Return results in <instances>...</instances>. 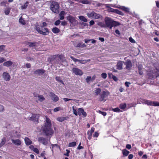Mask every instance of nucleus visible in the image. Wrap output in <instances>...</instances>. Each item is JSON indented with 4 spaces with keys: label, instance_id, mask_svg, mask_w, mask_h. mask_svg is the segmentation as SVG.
I'll list each match as a JSON object with an SVG mask.
<instances>
[{
    "label": "nucleus",
    "instance_id": "nucleus-1",
    "mask_svg": "<svg viewBox=\"0 0 159 159\" xmlns=\"http://www.w3.org/2000/svg\"><path fill=\"white\" fill-rule=\"evenodd\" d=\"M51 123L50 119L48 117H46V122L42 128L43 132L47 136L52 135L53 133L51 128Z\"/></svg>",
    "mask_w": 159,
    "mask_h": 159
},
{
    "label": "nucleus",
    "instance_id": "nucleus-2",
    "mask_svg": "<svg viewBox=\"0 0 159 159\" xmlns=\"http://www.w3.org/2000/svg\"><path fill=\"white\" fill-rule=\"evenodd\" d=\"M47 24L46 22L43 23V25L39 26V25H36L35 29L36 31L39 34L43 35H48L50 33V31L48 28H43L44 27L46 26Z\"/></svg>",
    "mask_w": 159,
    "mask_h": 159
},
{
    "label": "nucleus",
    "instance_id": "nucleus-3",
    "mask_svg": "<svg viewBox=\"0 0 159 159\" xmlns=\"http://www.w3.org/2000/svg\"><path fill=\"white\" fill-rule=\"evenodd\" d=\"M105 23L107 27L111 29L114 26H116L120 25V23L113 20L111 18L106 17L105 19Z\"/></svg>",
    "mask_w": 159,
    "mask_h": 159
},
{
    "label": "nucleus",
    "instance_id": "nucleus-4",
    "mask_svg": "<svg viewBox=\"0 0 159 159\" xmlns=\"http://www.w3.org/2000/svg\"><path fill=\"white\" fill-rule=\"evenodd\" d=\"M58 55L51 56L48 59V61L52 65H56V64H60L61 63L58 58Z\"/></svg>",
    "mask_w": 159,
    "mask_h": 159
},
{
    "label": "nucleus",
    "instance_id": "nucleus-5",
    "mask_svg": "<svg viewBox=\"0 0 159 159\" xmlns=\"http://www.w3.org/2000/svg\"><path fill=\"white\" fill-rule=\"evenodd\" d=\"M59 5L58 2L52 1L51 2L50 6L51 10L56 13H58L59 12Z\"/></svg>",
    "mask_w": 159,
    "mask_h": 159
},
{
    "label": "nucleus",
    "instance_id": "nucleus-6",
    "mask_svg": "<svg viewBox=\"0 0 159 159\" xmlns=\"http://www.w3.org/2000/svg\"><path fill=\"white\" fill-rule=\"evenodd\" d=\"M150 70V79H155L159 76V70Z\"/></svg>",
    "mask_w": 159,
    "mask_h": 159
},
{
    "label": "nucleus",
    "instance_id": "nucleus-7",
    "mask_svg": "<svg viewBox=\"0 0 159 159\" xmlns=\"http://www.w3.org/2000/svg\"><path fill=\"white\" fill-rule=\"evenodd\" d=\"M109 93L108 91H103L101 93L100 96L98 98L99 101L102 102L104 100L105 98L109 95Z\"/></svg>",
    "mask_w": 159,
    "mask_h": 159
},
{
    "label": "nucleus",
    "instance_id": "nucleus-8",
    "mask_svg": "<svg viewBox=\"0 0 159 159\" xmlns=\"http://www.w3.org/2000/svg\"><path fill=\"white\" fill-rule=\"evenodd\" d=\"M108 7L109 8L108 9V11L109 12H114L115 13L118 14L119 15L123 16L124 15V13L120 11L118 9H115L109 7Z\"/></svg>",
    "mask_w": 159,
    "mask_h": 159
},
{
    "label": "nucleus",
    "instance_id": "nucleus-9",
    "mask_svg": "<svg viewBox=\"0 0 159 159\" xmlns=\"http://www.w3.org/2000/svg\"><path fill=\"white\" fill-rule=\"evenodd\" d=\"M39 116L38 115H32L31 117H28V119L29 120H32L34 122H36V123L38 122V119Z\"/></svg>",
    "mask_w": 159,
    "mask_h": 159
},
{
    "label": "nucleus",
    "instance_id": "nucleus-10",
    "mask_svg": "<svg viewBox=\"0 0 159 159\" xmlns=\"http://www.w3.org/2000/svg\"><path fill=\"white\" fill-rule=\"evenodd\" d=\"M38 141L44 145H46L48 143V139L43 137L38 138Z\"/></svg>",
    "mask_w": 159,
    "mask_h": 159
},
{
    "label": "nucleus",
    "instance_id": "nucleus-11",
    "mask_svg": "<svg viewBox=\"0 0 159 159\" xmlns=\"http://www.w3.org/2000/svg\"><path fill=\"white\" fill-rule=\"evenodd\" d=\"M124 63L126 66L125 68L126 69H130L132 66V62L130 60L127 59L125 62H124Z\"/></svg>",
    "mask_w": 159,
    "mask_h": 159
},
{
    "label": "nucleus",
    "instance_id": "nucleus-12",
    "mask_svg": "<svg viewBox=\"0 0 159 159\" xmlns=\"http://www.w3.org/2000/svg\"><path fill=\"white\" fill-rule=\"evenodd\" d=\"M11 141L13 144L16 146H20L21 144L20 140L18 139H12Z\"/></svg>",
    "mask_w": 159,
    "mask_h": 159
},
{
    "label": "nucleus",
    "instance_id": "nucleus-13",
    "mask_svg": "<svg viewBox=\"0 0 159 159\" xmlns=\"http://www.w3.org/2000/svg\"><path fill=\"white\" fill-rule=\"evenodd\" d=\"M3 77L4 80L6 81H8L10 80L11 77L9 74L7 72H4L3 74Z\"/></svg>",
    "mask_w": 159,
    "mask_h": 159
},
{
    "label": "nucleus",
    "instance_id": "nucleus-14",
    "mask_svg": "<svg viewBox=\"0 0 159 159\" xmlns=\"http://www.w3.org/2000/svg\"><path fill=\"white\" fill-rule=\"evenodd\" d=\"M124 62L121 61H119L116 65L117 69L118 70H122L123 69L122 66Z\"/></svg>",
    "mask_w": 159,
    "mask_h": 159
},
{
    "label": "nucleus",
    "instance_id": "nucleus-15",
    "mask_svg": "<svg viewBox=\"0 0 159 159\" xmlns=\"http://www.w3.org/2000/svg\"><path fill=\"white\" fill-rule=\"evenodd\" d=\"M25 144L27 146L31 145L32 143V142L28 137L25 138Z\"/></svg>",
    "mask_w": 159,
    "mask_h": 159
},
{
    "label": "nucleus",
    "instance_id": "nucleus-16",
    "mask_svg": "<svg viewBox=\"0 0 159 159\" xmlns=\"http://www.w3.org/2000/svg\"><path fill=\"white\" fill-rule=\"evenodd\" d=\"M67 19L71 23H73L75 20L74 18L71 16H67Z\"/></svg>",
    "mask_w": 159,
    "mask_h": 159
},
{
    "label": "nucleus",
    "instance_id": "nucleus-17",
    "mask_svg": "<svg viewBox=\"0 0 159 159\" xmlns=\"http://www.w3.org/2000/svg\"><path fill=\"white\" fill-rule=\"evenodd\" d=\"M13 64V62L10 61H7L3 63V65L7 67H9Z\"/></svg>",
    "mask_w": 159,
    "mask_h": 159
},
{
    "label": "nucleus",
    "instance_id": "nucleus-18",
    "mask_svg": "<svg viewBox=\"0 0 159 159\" xmlns=\"http://www.w3.org/2000/svg\"><path fill=\"white\" fill-rule=\"evenodd\" d=\"M73 73L76 75H81L83 74V72L81 70H73Z\"/></svg>",
    "mask_w": 159,
    "mask_h": 159
},
{
    "label": "nucleus",
    "instance_id": "nucleus-19",
    "mask_svg": "<svg viewBox=\"0 0 159 159\" xmlns=\"http://www.w3.org/2000/svg\"><path fill=\"white\" fill-rule=\"evenodd\" d=\"M52 31L54 34H57L60 32V30L57 27H55L52 29Z\"/></svg>",
    "mask_w": 159,
    "mask_h": 159
},
{
    "label": "nucleus",
    "instance_id": "nucleus-20",
    "mask_svg": "<svg viewBox=\"0 0 159 159\" xmlns=\"http://www.w3.org/2000/svg\"><path fill=\"white\" fill-rule=\"evenodd\" d=\"M150 105L159 106V102L157 101H150Z\"/></svg>",
    "mask_w": 159,
    "mask_h": 159
},
{
    "label": "nucleus",
    "instance_id": "nucleus-21",
    "mask_svg": "<svg viewBox=\"0 0 159 159\" xmlns=\"http://www.w3.org/2000/svg\"><path fill=\"white\" fill-rule=\"evenodd\" d=\"M65 12L64 11H61L59 14V16H60V20H63L64 18Z\"/></svg>",
    "mask_w": 159,
    "mask_h": 159
},
{
    "label": "nucleus",
    "instance_id": "nucleus-22",
    "mask_svg": "<svg viewBox=\"0 0 159 159\" xmlns=\"http://www.w3.org/2000/svg\"><path fill=\"white\" fill-rule=\"evenodd\" d=\"M6 139L5 137H3L2 139L1 143H0V148L2 147L4 145L6 142Z\"/></svg>",
    "mask_w": 159,
    "mask_h": 159
},
{
    "label": "nucleus",
    "instance_id": "nucleus-23",
    "mask_svg": "<svg viewBox=\"0 0 159 159\" xmlns=\"http://www.w3.org/2000/svg\"><path fill=\"white\" fill-rule=\"evenodd\" d=\"M37 42H28V44L29 45V46L30 47H36L37 46Z\"/></svg>",
    "mask_w": 159,
    "mask_h": 159
},
{
    "label": "nucleus",
    "instance_id": "nucleus-24",
    "mask_svg": "<svg viewBox=\"0 0 159 159\" xmlns=\"http://www.w3.org/2000/svg\"><path fill=\"white\" fill-rule=\"evenodd\" d=\"M45 72L44 70H36L34 73L39 75H41Z\"/></svg>",
    "mask_w": 159,
    "mask_h": 159
},
{
    "label": "nucleus",
    "instance_id": "nucleus-25",
    "mask_svg": "<svg viewBox=\"0 0 159 159\" xmlns=\"http://www.w3.org/2000/svg\"><path fill=\"white\" fill-rule=\"evenodd\" d=\"M81 3L85 4H90L91 1L90 0H82Z\"/></svg>",
    "mask_w": 159,
    "mask_h": 159
},
{
    "label": "nucleus",
    "instance_id": "nucleus-26",
    "mask_svg": "<svg viewBox=\"0 0 159 159\" xmlns=\"http://www.w3.org/2000/svg\"><path fill=\"white\" fill-rule=\"evenodd\" d=\"M122 152L123 155L125 156H127L129 153V152L126 149H124L122 150Z\"/></svg>",
    "mask_w": 159,
    "mask_h": 159
},
{
    "label": "nucleus",
    "instance_id": "nucleus-27",
    "mask_svg": "<svg viewBox=\"0 0 159 159\" xmlns=\"http://www.w3.org/2000/svg\"><path fill=\"white\" fill-rule=\"evenodd\" d=\"M101 91V89L100 88H97L94 91V93L96 96L99 95Z\"/></svg>",
    "mask_w": 159,
    "mask_h": 159
},
{
    "label": "nucleus",
    "instance_id": "nucleus-28",
    "mask_svg": "<svg viewBox=\"0 0 159 159\" xmlns=\"http://www.w3.org/2000/svg\"><path fill=\"white\" fill-rule=\"evenodd\" d=\"M68 117H59L57 118V120L60 122H62L67 119Z\"/></svg>",
    "mask_w": 159,
    "mask_h": 159
},
{
    "label": "nucleus",
    "instance_id": "nucleus-29",
    "mask_svg": "<svg viewBox=\"0 0 159 159\" xmlns=\"http://www.w3.org/2000/svg\"><path fill=\"white\" fill-rule=\"evenodd\" d=\"M29 4V2L26 1L25 3L21 7V8L22 10L26 9L28 7Z\"/></svg>",
    "mask_w": 159,
    "mask_h": 159
},
{
    "label": "nucleus",
    "instance_id": "nucleus-30",
    "mask_svg": "<svg viewBox=\"0 0 159 159\" xmlns=\"http://www.w3.org/2000/svg\"><path fill=\"white\" fill-rule=\"evenodd\" d=\"M38 100L40 102H43L45 100V98L42 95H38Z\"/></svg>",
    "mask_w": 159,
    "mask_h": 159
},
{
    "label": "nucleus",
    "instance_id": "nucleus-31",
    "mask_svg": "<svg viewBox=\"0 0 159 159\" xmlns=\"http://www.w3.org/2000/svg\"><path fill=\"white\" fill-rule=\"evenodd\" d=\"M58 58L59 60L60 59L62 62L65 61V57L62 55H60L58 56Z\"/></svg>",
    "mask_w": 159,
    "mask_h": 159
},
{
    "label": "nucleus",
    "instance_id": "nucleus-32",
    "mask_svg": "<svg viewBox=\"0 0 159 159\" xmlns=\"http://www.w3.org/2000/svg\"><path fill=\"white\" fill-rule=\"evenodd\" d=\"M95 14V13L94 11H92L90 13H88L87 16L89 18H94Z\"/></svg>",
    "mask_w": 159,
    "mask_h": 159
},
{
    "label": "nucleus",
    "instance_id": "nucleus-33",
    "mask_svg": "<svg viewBox=\"0 0 159 159\" xmlns=\"http://www.w3.org/2000/svg\"><path fill=\"white\" fill-rule=\"evenodd\" d=\"M86 47V45L84 43H79L76 46V47Z\"/></svg>",
    "mask_w": 159,
    "mask_h": 159
},
{
    "label": "nucleus",
    "instance_id": "nucleus-34",
    "mask_svg": "<svg viewBox=\"0 0 159 159\" xmlns=\"http://www.w3.org/2000/svg\"><path fill=\"white\" fill-rule=\"evenodd\" d=\"M79 19L84 22H86L87 21V19L85 18V17L83 16H80L79 17Z\"/></svg>",
    "mask_w": 159,
    "mask_h": 159
},
{
    "label": "nucleus",
    "instance_id": "nucleus-35",
    "mask_svg": "<svg viewBox=\"0 0 159 159\" xmlns=\"http://www.w3.org/2000/svg\"><path fill=\"white\" fill-rule=\"evenodd\" d=\"M126 107V104L125 103H121L120 105V107L122 109H124Z\"/></svg>",
    "mask_w": 159,
    "mask_h": 159
},
{
    "label": "nucleus",
    "instance_id": "nucleus-36",
    "mask_svg": "<svg viewBox=\"0 0 159 159\" xmlns=\"http://www.w3.org/2000/svg\"><path fill=\"white\" fill-rule=\"evenodd\" d=\"M19 22L20 23L23 25L25 24V20L22 18V17H21L19 19Z\"/></svg>",
    "mask_w": 159,
    "mask_h": 159
},
{
    "label": "nucleus",
    "instance_id": "nucleus-37",
    "mask_svg": "<svg viewBox=\"0 0 159 159\" xmlns=\"http://www.w3.org/2000/svg\"><path fill=\"white\" fill-rule=\"evenodd\" d=\"M11 9L10 8H7V9H5L4 11V13L6 15H8L10 12Z\"/></svg>",
    "mask_w": 159,
    "mask_h": 159
},
{
    "label": "nucleus",
    "instance_id": "nucleus-38",
    "mask_svg": "<svg viewBox=\"0 0 159 159\" xmlns=\"http://www.w3.org/2000/svg\"><path fill=\"white\" fill-rule=\"evenodd\" d=\"M76 145V143L75 142H73L69 143V147H74Z\"/></svg>",
    "mask_w": 159,
    "mask_h": 159
},
{
    "label": "nucleus",
    "instance_id": "nucleus-39",
    "mask_svg": "<svg viewBox=\"0 0 159 159\" xmlns=\"http://www.w3.org/2000/svg\"><path fill=\"white\" fill-rule=\"evenodd\" d=\"M55 79H56V80L57 81L59 82L60 83H63H63L62 80H61L60 77H59L57 76L56 77Z\"/></svg>",
    "mask_w": 159,
    "mask_h": 159
},
{
    "label": "nucleus",
    "instance_id": "nucleus-40",
    "mask_svg": "<svg viewBox=\"0 0 159 159\" xmlns=\"http://www.w3.org/2000/svg\"><path fill=\"white\" fill-rule=\"evenodd\" d=\"M70 58H71V59L74 62H77V61H79L80 62L81 60L77 59L74 57H73L72 56H70Z\"/></svg>",
    "mask_w": 159,
    "mask_h": 159
},
{
    "label": "nucleus",
    "instance_id": "nucleus-41",
    "mask_svg": "<svg viewBox=\"0 0 159 159\" xmlns=\"http://www.w3.org/2000/svg\"><path fill=\"white\" fill-rule=\"evenodd\" d=\"M112 110L116 112H120L121 111L120 110L118 107L115 108H112Z\"/></svg>",
    "mask_w": 159,
    "mask_h": 159
},
{
    "label": "nucleus",
    "instance_id": "nucleus-42",
    "mask_svg": "<svg viewBox=\"0 0 159 159\" xmlns=\"http://www.w3.org/2000/svg\"><path fill=\"white\" fill-rule=\"evenodd\" d=\"M122 10L126 12H129V9L128 8L125 7H123L121 8Z\"/></svg>",
    "mask_w": 159,
    "mask_h": 159
},
{
    "label": "nucleus",
    "instance_id": "nucleus-43",
    "mask_svg": "<svg viewBox=\"0 0 159 159\" xmlns=\"http://www.w3.org/2000/svg\"><path fill=\"white\" fill-rule=\"evenodd\" d=\"M142 103L143 104H147L148 105H149V102L147 100L143 99L142 101Z\"/></svg>",
    "mask_w": 159,
    "mask_h": 159
},
{
    "label": "nucleus",
    "instance_id": "nucleus-44",
    "mask_svg": "<svg viewBox=\"0 0 159 159\" xmlns=\"http://www.w3.org/2000/svg\"><path fill=\"white\" fill-rule=\"evenodd\" d=\"M87 134L88 135V139H90L92 138V134L89 132V131H88L87 132Z\"/></svg>",
    "mask_w": 159,
    "mask_h": 159
},
{
    "label": "nucleus",
    "instance_id": "nucleus-45",
    "mask_svg": "<svg viewBox=\"0 0 159 159\" xmlns=\"http://www.w3.org/2000/svg\"><path fill=\"white\" fill-rule=\"evenodd\" d=\"M5 46L4 45L0 46V52L3 51L5 48Z\"/></svg>",
    "mask_w": 159,
    "mask_h": 159
},
{
    "label": "nucleus",
    "instance_id": "nucleus-46",
    "mask_svg": "<svg viewBox=\"0 0 159 159\" xmlns=\"http://www.w3.org/2000/svg\"><path fill=\"white\" fill-rule=\"evenodd\" d=\"M72 109H73V113L75 115V116H77L78 114L76 110V109L75 108V107L74 106H73L72 107Z\"/></svg>",
    "mask_w": 159,
    "mask_h": 159
},
{
    "label": "nucleus",
    "instance_id": "nucleus-47",
    "mask_svg": "<svg viewBox=\"0 0 159 159\" xmlns=\"http://www.w3.org/2000/svg\"><path fill=\"white\" fill-rule=\"evenodd\" d=\"M7 1H3L0 4V5L1 6H4L5 7L7 3Z\"/></svg>",
    "mask_w": 159,
    "mask_h": 159
},
{
    "label": "nucleus",
    "instance_id": "nucleus-48",
    "mask_svg": "<svg viewBox=\"0 0 159 159\" xmlns=\"http://www.w3.org/2000/svg\"><path fill=\"white\" fill-rule=\"evenodd\" d=\"M61 21L60 20H56L55 22H54V25L56 26H57L59 25L60 23H61Z\"/></svg>",
    "mask_w": 159,
    "mask_h": 159
},
{
    "label": "nucleus",
    "instance_id": "nucleus-49",
    "mask_svg": "<svg viewBox=\"0 0 159 159\" xmlns=\"http://www.w3.org/2000/svg\"><path fill=\"white\" fill-rule=\"evenodd\" d=\"M86 80L87 82L88 83L90 81L92 80L91 77L89 76H87L86 79Z\"/></svg>",
    "mask_w": 159,
    "mask_h": 159
},
{
    "label": "nucleus",
    "instance_id": "nucleus-50",
    "mask_svg": "<svg viewBox=\"0 0 159 159\" xmlns=\"http://www.w3.org/2000/svg\"><path fill=\"white\" fill-rule=\"evenodd\" d=\"M61 110V108L60 107H58L55 108L54 109V112H57Z\"/></svg>",
    "mask_w": 159,
    "mask_h": 159
},
{
    "label": "nucleus",
    "instance_id": "nucleus-51",
    "mask_svg": "<svg viewBox=\"0 0 159 159\" xmlns=\"http://www.w3.org/2000/svg\"><path fill=\"white\" fill-rule=\"evenodd\" d=\"M100 15L95 13V16L94 17V18L96 19H98L100 18Z\"/></svg>",
    "mask_w": 159,
    "mask_h": 159
},
{
    "label": "nucleus",
    "instance_id": "nucleus-52",
    "mask_svg": "<svg viewBox=\"0 0 159 159\" xmlns=\"http://www.w3.org/2000/svg\"><path fill=\"white\" fill-rule=\"evenodd\" d=\"M102 77L104 79H105L107 77V74L105 73H103L101 74Z\"/></svg>",
    "mask_w": 159,
    "mask_h": 159
},
{
    "label": "nucleus",
    "instance_id": "nucleus-53",
    "mask_svg": "<svg viewBox=\"0 0 159 159\" xmlns=\"http://www.w3.org/2000/svg\"><path fill=\"white\" fill-rule=\"evenodd\" d=\"M4 110V109L3 106L0 104V112H3Z\"/></svg>",
    "mask_w": 159,
    "mask_h": 159
},
{
    "label": "nucleus",
    "instance_id": "nucleus-54",
    "mask_svg": "<svg viewBox=\"0 0 159 159\" xmlns=\"http://www.w3.org/2000/svg\"><path fill=\"white\" fill-rule=\"evenodd\" d=\"M33 151L36 152L37 154H39V152L38 149L37 148H34Z\"/></svg>",
    "mask_w": 159,
    "mask_h": 159
},
{
    "label": "nucleus",
    "instance_id": "nucleus-55",
    "mask_svg": "<svg viewBox=\"0 0 159 159\" xmlns=\"http://www.w3.org/2000/svg\"><path fill=\"white\" fill-rule=\"evenodd\" d=\"M129 41L132 43H135V41L132 37L129 38Z\"/></svg>",
    "mask_w": 159,
    "mask_h": 159
},
{
    "label": "nucleus",
    "instance_id": "nucleus-56",
    "mask_svg": "<svg viewBox=\"0 0 159 159\" xmlns=\"http://www.w3.org/2000/svg\"><path fill=\"white\" fill-rule=\"evenodd\" d=\"M5 61V58L3 57H0V63Z\"/></svg>",
    "mask_w": 159,
    "mask_h": 159
},
{
    "label": "nucleus",
    "instance_id": "nucleus-57",
    "mask_svg": "<svg viewBox=\"0 0 159 159\" xmlns=\"http://www.w3.org/2000/svg\"><path fill=\"white\" fill-rule=\"evenodd\" d=\"M66 153L64 154V155L68 157L69 156V154L70 152V151L68 149H66Z\"/></svg>",
    "mask_w": 159,
    "mask_h": 159
},
{
    "label": "nucleus",
    "instance_id": "nucleus-58",
    "mask_svg": "<svg viewBox=\"0 0 159 159\" xmlns=\"http://www.w3.org/2000/svg\"><path fill=\"white\" fill-rule=\"evenodd\" d=\"M55 97L53 98V101L55 102H56L59 100V98L57 96H56Z\"/></svg>",
    "mask_w": 159,
    "mask_h": 159
},
{
    "label": "nucleus",
    "instance_id": "nucleus-59",
    "mask_svg": "<svg viewBox=\"0 0 159 159\" xmlns=\"http://www.w3.org/2000/svg\"><path fill=\"white\" fill-rule=\"evenodd\" d=\"M112 78L113 80L116 82L118 80V78L116 76L113 75H112Z\"/></svg>",
    "mask_w": 159,
    "mask_h": 159
},
{
    "label": "nucleus",
    "instance_id": "nucleus-60",
    "mask_svg": "<svg viewBox=\"0 0 159 159\" xmlns=\"http://www.w3.org/2000/svg\"><path fill=\"white\" fill-rule=\"evenodd\" d=\"M99 113H101L104 116H105L107 115V113L106 112H102L100 111H99Z\"/></svg>",
    "mask_w": 159,
    "mask_h": 159
},
{
    "label": "nucleus",
    "instance_id": "nucleus-61",
    "mask_svg": "<svg viewBox=\"0 0 159 159\" xmlns=\"http://www.w3.org/2000/svg\"><path fill=\"white\" fill-rule=\"evenodd\" d=\"M67 25V23L66 21H63L61 22V25L63 26H65Z\"/></svg>",
    "mask_w": 159,
    "mask_h": 159
},
{
    "label": "nucleus",
    "instance_id": "nucleus-62",
    "mask_svg": "<svg viewBox=\"0 0 159 159\" xmlns=\"http://www.w3.org/2000/svg\"><path fill=\"white\" fill-rule=\"evenodd\" d=\"M125 84L126 87H129V85L130 84V83L129 82H125Z\"/></svg>",
    "mask_w": 159,
    "mask_h": 159
},
{
    "label": "nucleus",
    "instance_id": "nucleus-63",
    "mask_svg": "<svg viewBox=\"0 0 159 159\" xmlns=\"http://www.w3.org/2000/svg\"><path fill=\"white\" fill-rule=\"evenodd\" d=\"M98 135L99 134L97 132H95L94 134H93V136L94 137H97L98 136Z\"/></svg>",
    "mask_w": 159,
    "mask_h": 159
},
{
    "label": "nucleus",
    "instance_id": "nucleus-64",
    "mask_svg": "<svg viewBox=\"0 0 159 159\" xmlns=\"http://www.w3.org/2000/svg\"><path fill=\"white\" fill-rule=\"evenodd\" d=\"M50 94L51 95V96L53 98H54L55 97H56V95L54 93H53L52 92L50 93Z\"/></svg>",
    "mask_w": 159,
    "mask_h": 159
}]
</instances>
